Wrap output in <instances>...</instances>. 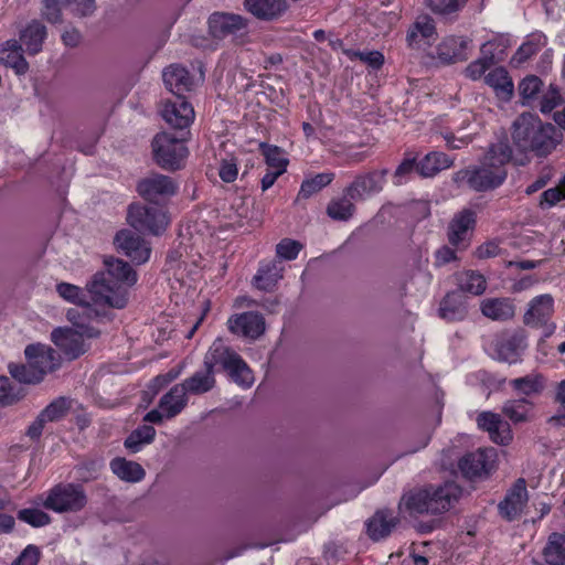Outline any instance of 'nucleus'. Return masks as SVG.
Listing matches in <instances>:
<instances>
[{
	"mask_svg": "<svg viewBox=\"0 0 565 565\" xmlns=\"http://www.w3.org/2000/svg\"><path fill=\"white\" fill-rule=\"evenodd\" d=\"M40 556V548L30 544L21 552L12 565H38Z\"/></svg>",
	"mask_w": 565,
	"mask_h": 565,
	"instance_id": "0e129e2a",
	"label": "nucleus"
},
{
	"mask_svg": "<svg viewBox=\"0 0 565 565\" xmlns=\"http://www.w3.org/2000/svg\"><path fill=\"white\" fill-rule=\"evenodd\" d=\"M114 243L120 253L137 265L146 263L150 257L151 248L148 243L131 230L119 231Z\"/></svg>",
	"mask_w": 565,
	"mask_h": 565,
	"instance_id": "4468645a",
	"label": "nucleus"
},
{
	"mask_svg": "<svg viewBox=\"0 0 565 565\" xmlns=\"http://www.w3.org/2000/svg\"><path fill=\"white\" fill-rule=\"evenodd\" d=\"M186 140L185 132L179 136L166 131L157 134L151 142L154 162L170 172L182 169L189 154Z\"/></svg>",
	"mask_w": 565,
	"mask_h": 565,
	"instance_id": "423d86ee",
	"label": "nucleus"
},
{
	"mask_svg": "<svg viewBox=\"0 0 565 565\" xmlns=\"http://www.w3.org/2000/svg\"><path fill=\"white\" fill-rule=\"evenodd\" d=\"M413 25L415 31L419 32L422 39H429L436 32L434 20L427 14L419 15Z\"/></svg>",
	"mask_w": 565,
	"mask_h": 565,
	"instance_id": "69168bd1",
	"label": "nucleus"
},
{
	"mask_svg": "<svg viewBox=\"0 0 565 565\" xmlns=\"http://www.w3.org/2000/svg\"><path fill=\"white\" fill-rule=\"evenodd\" d=\"M527 348L526 334L522 329L503 335L497 343L498 359L509 364L522 361V354Z\"/></svg>",
	"mask_w": 565,
	"mask_h": 565,
	"instance_id": "f3484780",
	"label": "nucleus"
},
{
	"mask_svg": "<svg viewBox=\"0 0 565 565\" xmlns=\"http://www.w3.org/2000/svg\"><path fill=\"white\" fill-rule=\"evenodd\" d=\"M244 9L262 21H273L282 15L288 4L285 0H244Z\"/></svg>",
	"mask_w": 565,
	"mask_h": 565,
	"instance_id": "393cba45",
	"label": "nucleus"
},
{
	"mask_svg": "<svg viewBox=\"0 0 565 565\" xmlns=\"http://www.w3.org/2000/svg\"><path fill=\"white\" fill-rule=\"evenodd\" d=\"M544 45V39L541 35L533 36L524 42L515 52L512 61L516 64L526 62L531 56L536 54Z\"/></svg>",
	"mask_w": 565,
	"mask_h": 565,
	"instance_id": "864d4df0",
	"label": "nucleus"
},
{
	"mask_svg": "<svg viewBox=\"0 0 565 565\" xmlns=\"http://www.w3.org/2000/svg\"><path fill=\"white\" fill-rule=\"evenodd\" d=\"M526 501V482L521 478L516 480V482L507 493L505 498L499 503V513L503 519L508 521L515 520L521 514Z\"/></svg>",
	"mask_w": 565,
	"mask_h": 565,
	"instance_id": "412c9836",
	"label": "nucleus"
},
{
	"mask_svg": "<svg viewBox=\"0 0 565 565\" xmlns=\"http://www.w3.org/2000/svg\"><path fill=\"white\" fill-rule=\"evenodd\" d=\"M46 35V26L39 20H32L20 31L19 42L24 45L29 55H35L42 51Z\"/></svg>",
	"mask_w": 565,
	"mask_h": 565,
	"instance_id": "c756f323",
	"label": "nucleus"
},
{
	"mask_svg": "<svg viewBox=\"0 0 565 565\" xmlns=\"http://www.w3.org/2000/svg\"><path fill=\"white\" fill-rule=\"evenodd\" d=\"M178 189V183L171 177L156 172L140 179L136 185V191L143 200L156 204L175 195Z\"/></svg>",
	"mask_w": 565,
	"mask_h": 565,
	"instance_id": "9d476101",
	"label": "nucleus"
},
{
	"mask_svg": "<svg viewBox=\"0 0 565 565\" xmlns=\"http://www.w3.org/2000/svg\"><path fill=\"white\" fill-rule=\"evenodd\" d=\"M110 469L114 475L126 482H139L146 476V471L140 463L122 457L114 458L110 461Z\"/></svg>",
	"mask_w": 565,
	"mask_h": 565,
	"instance_id": "c9c22d12",
	"label": "nucleus"
},
{
	"mask_svg": "<svg viewBox=\"0 0 565 565\" xmlns=\"http://www.w3.org/2000/svg\"><path fill=\"white\" fill-rule=\"evenodd\" d=\"M65 6L79 18L90 17L96 11L95 0H65Z\"/></svg>",
	"mask_w": 565,
	"mask_h": 565,
	"instance_id": "680f3d73",
	"label": "nucleus"
},
{
	"mask_svg": "<svg viewBox=\"0 0 565 565\" xmlns=\"http://www.w3.org/2000/svg\"><path fill=\"white\" fill-rule=\"evenodd\" d=\"M163 83L174 97H185L192 90L194 81L190 72L180 64H171L162 72Z\"/></svg>",
	"mask_w": 565,
	"mask_h": 565,
	"instance_id": "4be33fe9",
	"label": "nucleus"
},
{
	"mask_svg": "<svg viewBox=\"0 0 565 565\" xmlns=\"http://www.w3.org/2000/svg\"><path fill=\"white\" fill-rule=\"evenodd\" d=\"M543 82L536 75L525 76L518 86L519 94L522 98L523 105H531L537 99L542 90Z\"/></svg>",
	"mask_w": 565,
	"mask_h": 565,
	"instance_id": "c03bdc74",
	"label": "nucleus"
},
{
	"mask_svg": "<svg viewBox=\"0 0 565 565\" xmlns=\"http://www.w3.org/2000/svg\"><path fill=\"white\" fill-rule=\"evenodd\" d=\"M470 40L463 36H448L437 46V55L447 64L466 61Z\"/></svg>",
	"mask_w": 565,
	"mask_h": 565,
	"instance_id": "a878e982",
	"label": "nucleus"
},
{
	"mask_svg": "<svg viewBox=\"0 0 565 565\" xmlns=\"http://www.w3.org/2000/svg\"><path fill=\"white\" fill-rule=\"evenodd\" d=\"M106 269L96 273L86 285V292L96 306L122 309L128 303V287L137 281V273L119 258H106Z\"/></svg>",
	"mask_w": 565,
	"mask_h": 565,
	"instance_id": "f257e3e1",
	"label": "nucleus"
},
{
	"mask_svg": "<svg viewBox=\"0 0 565 565\" xmlns=\"http://www.w3.org/2000/svg\"><path fill=\"white\" fill-rule=\"evenodd\" d=\"M543 555L548 565H565V534L552 533Z\"/></svg>",
	"mask_w": 565,
	"mask_h": 565,
	"instance_id": "58836bf2",
	"label": "nucleus"
},
{
	"mask_svg": "<svg viewBox=\"0 0 565 565\" xmlns=\"http://www.w3.org/2000/svg\"><path fill=\"white\" fill-rule=\"evenodd\" d=\"M510 385L524 395H531L544 388V377L541 374H531L510 381Z\"/></svg>",
	"mask_w": 565,
	"mask_h": 565,
	"instance_id": "de8ad7c7",
	"label": "nucleus"
},
{
	"mask_svg": "<svg viewBox=\"0 0 565 565\" xmlns=\"http://www.w3.org/2000/svg\"><path fill=\"white\" fill-rule=\"evenodd\" d=\"M494 455L493 448L468 452L459 460L458 468L468 480L486 478L493 467Z\"/></svg>",
	"mask_w": 565,
	"mask_h": 565,
	"instance_id": "ddd939ff",
	"label": "nucleus"
},
{
	"mask_svg": "<svg viewBox=\"0 0 565 565\" xmlns=\"http://www.w3.org/2000/svg\"><path fill=\"white\" fill-rule=\"evenodd\" d=\"M24 396V388L12 385L9 377L0 376V406L13 405Z\"/></svg>",
	"mask_w": 565,
	"mask_h": 565,
	"instance_id": "09e8293b",
	"label": "nucleus"
},
{
	"mask_svg": "<svg viewBox=\"0 0 565 565\" xmlns=\"http://www.w3.org/2000/svg\"><path fill=\"white\" fill-rule=\"evenodd\" d=\"M93 305L95 303L89 298L86 303H79L76 308H71L66 312V318L73 324V329L84 332L87 339L99 337L100 331L92 326L90 322L104 316Z\"/></svg>",
	"mask_w": 565,
	"mask_h": 565,
	"instance_id": "2eb2a0df",
	"label": "nucleus"
},
{
	"mask_svg": "<svg viewBox=\"0 0 565 565\" xmlns=\"http://www.w3.org/2000/svg\"><path fill=\"white\" fill-rule=\"evenodd\" d=\"M487 289V280L482 274L476 270H466L459 277V290L475 296L482 295Z\"/></svg>",
	"mask_w": 565,
	"mask_h": 565,
	"instance_id": "a19ab883",
	"label": "nucleus"
},
{
	"mask_svg": "<svg viewBox=\"0 0 565 565\" xmlns=\"http://www.w3.org/2000/svg\"><path fill=\"white\" fill-rule=\"evenodd\" d=\"M72 407V401L61 396L52 401L40 414L47 423L58 422L64 418Z\"/></svg>",
	"mask_w": 565,
	"mask_h": 565,
	"instance_id": "49530a36",
	"label": "nucleus"
},
{
	"mask_svg": "<svg viewBox=\"0 0 565 565\" xmlns=\"http://www.w3.org/2000/svg\"><path fill=\"white\" fill-rule=\"evenodd\" d=\"M63 6L65 0H41L40 14L46 22L60 24L63 22Z\"/></svg>",
	"mask_w": 565,
	"mask_h": 565,
	"instance_id": "8fccbe9b",
	"label": "nucleus"
},
{
	"mask_svg": "<svg viewBox=\"0 0 565 565\" xmlns=\"http://www.w3.org/2000/svg\"><path fill=\"white\" fill-rule=\"evenodd\" d=\"M156 437V429L150 425H142L132 430L125 439V447L130 452L136 454L141 450L143 445H149Z\"/></svg>",
	"mask_w": 565,
	"mask_h": 565,
	"instance_id": "ea45409f",
	"label": "nucleus"
},
{
	"mask_svg": "<svg viewBox=\"0 0 565 565\" xmlns=\"http://www.w3.org/2000/svg\"><path fill=\"white\" fill-rule=\"evenodd\" d=\"M334 179V173L332 172H323L318 173L310 179H306L302 181L299 193L297 195V201L301 199H309L313 194L321 191L323 188L329 185Z\"/></svg>",
	"mask_w": 565,
	"mask_h": 565,
	"instance_id": "37998d69",
	"label": "nucleus"
},
{
	"mask_svg": "<svg viewBox=\"0 0 565 565\" xmlns=\"http://www.w3.org/2000/svg\"><path fill=\"white\" fill-rule=\"evenodd\" d=\"M387 170H373L367 173L358 174L354 180L343 190L347 198L355 202L364 201L369 196L383 190Z\"/></svg>",
	"mask_w": 565,
	"mask_h": 565,
	"instance_id": "9b49d317",
	"label": "nucleus"
},
{
	"mask_svg": "<svg viewBox=\"0 0 565 565\" xmlns=\"http://www.w3.org/2000/svg\"><path fill=\"white\" fill-rule=\"evenodd\" d=\"M497 45L495 41H488L482 44L480 52L481 57L471 62L465 70L467 77L476 81L479 79L486 71L494 64L493 47Z\"/></svg>",
	"mask_w": 565,
	"mask_h": 565,
	"instance_id": "4c0bfd02",
	"label": "nucleus"
},
{
	"mask_svg": "<svg viewBox=\"0 0 565 565\" xmlns=\"http://www.w3.org/2000/svg\"><path fill=\"white\" fill-rule=\"evenodd\" d=\"M468 0H428V8L436 14L448 15L460 10Z\"/></svg>",
	"mask_w": 565,
	"mask_h": 565,
	"instance_id": "4d7b16f0",
	"label": "nucleus"
},
{
	"mask_svg": "<svg viewBox=\"0 0 565 565\" xmlns=\"http://www.w3.org/2000/svg\"><path fill=\"white\" fill-rule=\"evenodd\" d=\"M438 312L448 322L463 320L468 313L466 297L458 290L448 292L440 301Z\"/></svg>",
	"mask_w": 565,
	"mask_h": 565,
	"instance_id": "bb28decb",
	"label": "nucleus"
},
{
	"mask_svg": "<svg viewBox=\"0 0 565 565\" xmlns=\"http://www.w3.org/2000/svg\"><path fill=\"white\" fill-rule=\"evenodd\" d=\"M204 367L214 375L215 367L220 366L238 385L250 386L253 374L245 361L221 340H216L210 347L204 356Z\"/></svg>",
	"mask_w": 565,
	"mask_h": 565,
	"instance_id": "39448f33",
	"label": "nucleus"
},
{
	"mask_svg": "<svg viewBox=\"0 0 565 565\" xmlns=\"http://www.w3.org/2000/svg\"><path fill=\"white\" fill-rule=\"evenodd\" d=\"M238 169L236 159H223L220 164L218 175L226 183L234 182L237 178Z\"/></svg>",
	"mask_w": 565,
	"mask_h": 565,
	"instance_id": "e2e57ef3",
	"label": "nucleus"
},
{
	"mask_svg": "<svg viewBox=\"0 0 565 565\" xmlns=\"http://www.w3.org/2000/svg\"><path fill=\"white\" fill-rule=\"evenodd\" d=\"M353 55L359 57L362 62L366 63L374 70L381 68L384 64V55L379 51L353 52Z\"/></svg>",
	"mask_w": 565,
	"mask_h": 565,
	"instance_id": "338daca9",
	"label": "nucleus"
},
{
	"mask_svg": "<svg viewBox=\"0 0 565 565\" xmlns=\"http://www.w3.org/2000/svg\"><path fill=\"white\" fill-rule=\"evenodd\" d=\"M484 82L494 89L497 97L500 99L509 102L512 98L514 85L504 67H495L489 72L484 77Z\"/></svg>",
	"mask_w": 565,
	"mask_h": 565,
	"instance_id": "72a5a7b5",
	"label": "nucleus"
},
{
	"mask_svg": "<svg viewBox=\"0 0 565 565\" xmlns=\"http://www.w3.org/2000/svg\"><path fill=\"white\" fill-rule=\"evenodd\" d=\"M482 315L494 321H507L514 317L515 307L510 298H487L481 301Z\"/></svg>",
	"mask_w": 565,
	"mask_h": 565,
	"instance_id": "7c9ffc66",
	"label": "nucleus"
},
{
	"mask_svg": "<svg viewBox=\"0 0 565 565\" xmlns=\"http://www.w3.org/2000/svg\"><path fill=\"white\" fill-rule=\"evenodd\" d=\"M396 524L397 519L392 511H377L366 523L367 534L372 540L379 541L390 535Z\"/></svg>",
	"mask_w": 565,
	"mask_h": 565,
	"instance_id": "473e14b6",
	"label": "nucleus"
},
{
	"mask_svg": "<svg viewBox=\"0 0 565 565\" xmlns=\"http://www.w3.org/2000/svg\"><path fill=\"white\" fill-rule=\"evenodd\" d=\"M127 221L136 231L152 235H160L169 224V218L162 209L140 203L129 205Z\"/></svg>",
	"mask_w": 565,
	"mask_h": 565,
	"instance_id": "6e6552de",
	"label": "nucleus"
},
{
	"mask_svg": "<svg viewBox=\"0 0 565 565\" xmlns=\"http://www.w3.org/2000/svg\"><path fill=\"white\" fill-rule=\"evenodd\" d=\"M530 403L525 398L507 401L502 407V413L514 424L527 420Z\"/></svg>",
	"mask_w": 565,
	"mask_h": 565,
	"instance_id": "a18cd8bd",
	"label": "nucleus"
},
{
	"mask_svg": "<svg viewBox=\"0 0 565 565\" xmlns=\"http://www.w3.org/2000/svg\"><path fill=\"white\" fill-rule=\"evenodd\" d=\"M476 225V213L471 210H463L456 214L448 225V242L451 246L463 249L469 245V231Z\"/></svg>",
	"mask_w": 565,
	"mask_h": 565,
	"instance_id": "a211bd4d",
	"label": "nucleus"
},
{
	"mask_svg": "<svg viewBox=\"0 0 565 565\" xmlns=\"http://www.w3.org/2000/svg\"><path fill=\"white\" fill-rule=\"evenodd\" d=\"M102 463L99 461H86L75 467L77 479L82 482H89L97 479Z\"/></svg>",
	"mask_w": 565,
	"mask_h": 565,
	"instance_id": "052dcab7",
	"label": "nucleus"
},
{
	"mask_svg": "<svg viewBox=\"0 0 565 565\" xmlns=\"http://www.w3.org/2000/svg\"><path fill=\"white\" fill-rule=\"evenodd\" d=\"M87 502L88 498L82 484L57 483L47 492L43 507L56 513H77Z\"/></svg>",
	"mask_w": 565,
	"mask_h": 565,
	"instance_id": "0eeeda50",
	"label": "nucleus"
},
{
	"mask_svg": "<svg viewBox=\"0 0 565 565\" xmlns=\"http://www.w3.org/2000/svg\"><path fill=\"white\" fill-rule=\"evenodd\" d=\"M512 158V148L507 137L491 143L479 164L457 172V181L465 182L476 192L492 191L503 184L508 177L507 166Z\"/></svg>",
	"mask_w": 565,
	"mask_h": 565,
	"instance_id": "f03ea898",
	"label": "nucleus"
},
{
	"mask_svg": "<svg viewBox=\"0 0 565 565\" xmlns=\"http://www.w3.org/2000/svg\"><path fill=\"white\" fill-rule=\"evenodd\" d=\"M454 160L444 152L433 151L427 153L418 163L417 172L424 178L436 175L441 170L452 166Z\"/></svg>",
	"mask_w": 565,
	"mask_h": 565,
	"instance_id": "f704fd0d",
	"label": "nucleus"
},
{
	"mask_svg": "<svg viewBox=\"0 0 565 565\" xmlns=\"http://www.w3.org/2000/svg\"><path fill=\"white\" fill-rule=\"evenodd\" d=\"M232 333L257 339L265 332V319L262 313L248 311L231 317L227 321Z\"/></svg>",
	"mask_w": 565,
	"mask_h": 565,
	"instance_id": "6ab92c4d",
	"label": "nucleus"
},
{
	"mask_svg": "<svg viewBox=\"0 0 565 565\" xmlns=\"http://www.w3.org/2000/svg\"><path fill=\"white\" fill-rule=\"evenodd\" d=\"M18 519L33 527L45 526L51 523V516L39 509H22L18 512Z\"/></svg>",
	"mask_w": 565,
	"mask_h": 565,
	"instance_id": "6e6d98bb",
	"label": "nucleus"
},
{
	"mask_svg": "<svg viewBox=\"0 0 565 565\" xmlns=\"http://www.w3.org/2000/svg\"><path fill=\"white\" fill-rule=\"evenodd\" d=\"M186 395L183 387L180 384H175L160 398L158 406L164 412L167 419L175 417L186 407Z\"/></svg>",
	"mask_w": 565,
	"mask_h": 565,
	"instance_id": "2f4dec72",
	"label": "nucleus"
},
{
	"mask_svg": "<svg viewBox=\"0 0 565 565\" xmlns=\"http://www.w3.org/2000/svg\"><path fill=\"white\" fill-rule=\"evenodd\" d=\"M215 383V376L204 367V370L196 371L192 376L185 379L180 385L186 394L202 395L210 392Z\"/></svg>",
	"mask_w": 565,
	"mask_h": 565,
	"instance_id": "e433bc0d",
	"label": "nucleus"
},
{
	"mask_svg": "<svg viewBox=\"0 0 565 565\" xmlns=\"http://www.w3.org/2000/svg\"><path fill=\"white\" fill-rule=\"evenodd\" d=\"M302 245L298 241L284 238L276 246L277 256L280 259L292 260L296 259Z\"/></svg>",
	"mask_w": 565,
	"mask_h": 565,
	"instance_id": "bf43d9fd",
	"label": "nucleus"
},
{
	"mask_svg": "<svg viewBox=\"0 0 565 565\" xmlns=\"http://www.w3.org/2000/svg\"><path fill=\"white\" fill-rule=\"evenodd\" d=\"M565 199V193L559 188H551L541 194L540 206H553L561 200Z\"/></svg>",
	"mask_w": 565,
	"mask_h": 565,
	"instance_id": "774afa93",
	"label": "nucleus"
},
{
	"mask_svg": "<svg viewBox=\"0 0 565 565\" xmlns=\"http://www.w3.org/2000/svg\"><path fill=\"white\" fill-rule=\"evenodd\" d=\"M564 99L558 90V88L551 84L548 89L543 94L540 100V110L543 114H548L557 106L563 104Z\"/></svg>",
	"mask_w": 565,
	"mask_h": 565,
	"instance_id": "13d9d810",
	"label": "nucleus"
},
{
	"mask_svg": "<svg viewBox=\"0 0 565 565\" xmlns=\"http://www.w3.org/2000/svg\"><path fill=\"white\" fill-rule=\"evenodd\" d=\"M554 313V298L550 294L534 297L527 305L523 316V323L530 328L539 329L541 324L552 319Z\"/></svg>",
	"mask_w": 565,
	"mask_h": 565,
	"instance_id": "aec40b11",
	"label": "nucleus"
},
{
	"mask_svg": "<svg viewBox=\"0 0 565 565\" xmlns=\"http://www.w3.org/2000/svg\"><path fill=\"white\" fill-rule=\"evenodd\" d=\"M56 291L57 294L65 300L79 305V303H86L89 299V294L85 292L79 287L68 284V282H60L56 285Z\"/></svg>",
	"mask_w": 565,
	"mask_h": 565,
	"instance_id": "5fc2aeb1",
	"label": "nucleus"
},
{
	"mask_svg": "<svg viewBox=\"0 0 565 565\" xmlns=\"http://www.w3.org/2000/svg\"><path fill=\"white\" fill-rule=\"evenodd\" d=\"M479 428L489 433L492 441L498 445H508L511 439L510 426L499 414L492 412H482L477 417Z\"/></svg>",
	"mask_w": 565,
	"mask_h": 565,
	"instance_id": "5701e85b",
	"label": "nucleus"
},
{
	"mask_svg": "<svg viewBox=\"0 0 565 565\" xmlns=\"http://www.w3.org/2000/svg\"><path fill=\"white\" fill-rule=\"evenodd\" d=\"M24 354L30 365L41 372V381L46 373L54 371L57 366L56 352L43 344H29Z\"/></svg>",
	"mask_w": 565,
	"mask_h": 565,
	"instance_id": "b1692460",
	"label": "nucleus"
},
{
	"mask_svg": "<svg viewBox=\"0 0 565 565\" xmlns=\"http://www.w3.org/2000/svg\"><path fill=\"white\" fill-rule=\"evenodd\" d=\"M259 148L265 157L266 163L269 167L281 170L282 173L286 171L288 160L282 157V151L279 147L271 146L266 142H260Z\"/></svg>",
	"mask_w": 565,
	"mask_h": 565,
	"instance_id": "603ef678",
	"label": "nucleus"
},
{
	"mask_svg": "<svg viewBox=\"0 0 565 565\" xmlns=\"http://www.w3.org/2000/svg\"><path fill=\"white\" fill-rule=\"evenodd\" d=\"M461 494V489L454 482L438 487L415 489L404 494L403 502L409 514H440L450 509Z\"/></svg>",
	"mask_w": 565,
	"mask_h": 565,
	"instance_id": "20e7f679",
	"label": "nucleus"
},
{
	"mask_svg": "<svg viewBox=\"0 0 565 565\" xmlns=\"http://www.w3.org/2000/svg\"><path fill=\"white\" fill-rule=\"evenodd\" d=\"M281 260H269L262 263L257 274L253 278V285L263 291H273L277 282L282 278Z\"/></svg>",
	"mask_w": 565,
	"mask_h": 565,
	"instance_id": "c85d7f7f",
	"label": "nucleus"
},
{
	"mask_svg": "<svg viewBox=\"0 0 565 565\" xmlns=\"http://www.w3.org/2000/svg\"><path fill=\"white\" fill-rule=\"evenodd\" d=\"M84 338V332L73 328H56L51 333L52 341L68 360H75L87 351Z\"/></svg>",
	"mask_w": 565,
	"mask_h": 565,
	"instance_id": "dca6fc26",
	"label": "nucleus"
},
{
	"mask_svg": "<svg viewBox=\"0 0 565 565\" xmlns=\"http://www.w3.org/2000/svg\"><path fill=\"white\" fill-rule=\"evenodd\" d=\"M354 212L353 200L347 198L344 193L342 198L332 199L327 206V215L334 221H349Z\"/></svg>",
	"mask_w": 565,
	"mask_h": 565,
	"instance_id": "79ce46f5",
	"label": "nucleus"
},
{
	"mask_svg": "<svg viewBox=\"0 0 565 565\" xmlns=\"http://www.w3.org/2000/svg\"><path fill=\"white\" fill-rule=\"evenodd\" d=\"M209 30L214 39L232 36L236 44H243L248 34V19L227 12H214L209 18Z\"/></svg>",
	"mask_w": 565,
	"mask_h": 565,
	"instance_id": "1a4fd4ad",
	"label": "nucleus"
},
{
	"mask_svg": "<svg viewBox=\"0 0 565 565\" xmlns=\"http://www.w3.org/2000/svg\"><path fill=\"white\" fill-rule=\"evenodd\" d=\"M0 63L13 68L19 75L25 74L29 71V63L23 56V46L15 39L8 40L1 44Z\"/></svg>",
	"mask_w": 565,
	"mask_h": 565,
	"instance_id": "cd10ccee",
	"label": "nucleus"
},
{
	"mask_svg": "<svg viewBox=\"0 0 565 565\" xmlns=\"http://www.w3.org/2000/svg\"><path fill=\"white\" fill-rule=\"evenodd\" d=\"M162 118L172 128L179 130V135H190L188 128L193 122L195 113L192 105L185 97H174V100H167L161 110Z\"/></svg>",
	"mask_w": 565,
	"mask_h": 565,
	"instance_id": "f8f14e48",
	"label": "nucleus"
},
{
	"mask_svg": "<svg viewBox=\"0 0 565 565\" xmlns=\"http://www.w3.org/2000/svg\"><path fill=\"white\" fill-rule=\"evenodd\" d=\"M9 372L19 383L36 384L41 382V372L35 371L29 362L28 364H9Z\"/></svg>",
	"mask_w": 565,
	"mask_h": 565,
	"instance_id": "3c124183",
	"label": "nucleus"
},
{
	"mask_svg": "<svg viewBox=\"0 0 565 565\" xmlns=\"http://www.w3.org/2000/svg\"><path fill=\"white\" fill-rule=\"evenodd\" d=\"M511 137L516 151L536 158L550 156L563 138L555 125L531 113H523L513 121Z\"/></svg>",
	"mask_w": 565,
	"mask_h": 565,
	"instance_id": "7ed1b4c3",
	"label": "nucleus"
}]
</instances>
